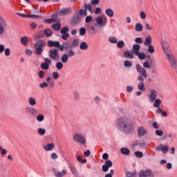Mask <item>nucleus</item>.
Returning a JSON list of instances; mask_svg holds the SVG:
<instances>
[{
    "label": "nucleus",
    "instance_id": "obj_1",
    "mask_svg": "<svg viewBox=\"0 0 177 177\" xmlns=\"http://www.w3.org/2000/svg\"><path fill=\"white\" fill-rule=\"evenodd\" d=\"M116 127L119 131H122V132H124V133H127L128 135L133 133L135 131L133 122L127 117L119 118L117 121Z\"/></svg>",
    "mask_w": 177,
    "mask_h": 177
},
{
    "label": "nucleus",
    "instance_id": "obj_2",
    "mask_svg": "<svg viewBox=\"0 0 177 177\" xmlns=\"http://www.w3.org/2000/svg\"><path fill=\"white\" fill-rule=\"evenodd\" d=\"M136 69L137 73L140 74V75L138 77V81L143 82L145 81V78L147 77V71H146L145 68H143V66L139 64L136 65Z\"/></svg>",
    "mask_w": 177,
    "mask_h": 177
},
{
    "label": "nucleus",
    "instance_id": "obj_3",
    "mask_svg": "<svg viewBox=\"0 0 177 177\" xmlns=\"http://www.w3.org/2000/svg\"><path fill=\"white\" fill-rule=\"evenodd\" d=\"M140 45L138 44H135L133 46L132 52L136 55L138 56L140 60H143L146 58V54L145 53H140Z\"/></svg>",
    "mask_w": 177,
    "mask_h": 177
},
{
    "label": "nucleus",
    "instance_id": "obj_4",
    "mask_svg": "<svg viewBox=\"0 0 177 177\" xmlns=\"http://www.w3.org/2000/svg\"><path fill=\"white\" fill-rule=\"evenodd\" d=\"M165 55L169 60V64L171 68H176L177 67V60L176 57L175 55H172V53L169 52H166Z\"/></svg>",
    "mask_w": 177,
    "mask_h": 177
},
{
    "label": "nucleus",
    "instance_id": "obj_5",
    "mask_svg": "<svg viewBox=\"0 0 177 177\" xmlns=\"http://www.w3.org/2000/svg\"><path fill=\"white\" fill-rule=\"evenodd\" d=\"M48 56L51 60L59 62L60 60V55H59V48H51L48 53Z\"/></svg>",
    "mask_w": 177,
    "mask_h": 177
},
{
    "label": "nucleus",
    "instance_id": "obj_6",
    "mask_svg": "<svg viewBox=\"0 0 177 177\" xmlns=\"http://www.w3.org/2000/svg\"><path fill=\"white\" fill-rule=\"evenodd\" d=\"M73 139L75 142L80 143V145H83V146L86 145V139H85V137H84V136L80 133L73 134Z\"/></svg>",
    "mask_w": 177,
    "mask_h": 177
},
{
    "label": "nucleus",
    "instance_id": "obj_7",
    "mask_svg": "<svg viewBox=\"0 0 177 177\" xmlns=\"http://www.w3.org/2000/svg\"><path fill=\"white\" fill-rule=\"evenodd\" d=\"M6 28H8V21L0 15V35L5 32Z\"/></svg>",
    "mask_w": 177,
    "mask_h": 177
},
{
    "label": "nucleus",
    "instance_id": "obj_8",
    "mask_svg": "<svg viewBox=\"0 0 177 177\" xmlns=\"http://www.w3.org/2000/svg\"><path fill=\"white\" fill-rule=\"evenodd\" d=\"M25 111L28 114L32 115V117H35L38 114V111L32 106H26Z\"/></svg>",
    "mask_w": 177,
    "mask_h": 177
},
{
    "label": "nucleus",
    "instance_id": "obj_9",
    "mask_svg": "<svg viewBox=\"0 0 177 177\" xmlns=\"http://www.w3.org/2000/svg\"><path fill=\"white\" fill-rule=\"evenodd\" d=\"M70 13H71V8H66L59 10V11L56 13V15L66 16V15H70Z\"/></svg>",
    "mask_w": 177,
    "mask_h": 177
},
{
    "label": "nucleus",
    "instance_id": "obj_10",
    "mask_svg": "<svg viewBox=\"0 0 177 177\" xmlns=\"http://www.w3.org/2000/svg\"><path fill=\"white\" fill-rule=\"evenodd\" d=\"M149 100L151 103H153L154 100L157 98V91L156 90H151L150 95L148 96Z\"/></svg>",
    "mask_w": 177,
    "mask_h": 177
},
{
    "label": "nucleus",
    "instance_id": "obj_11",
    "mask_svg": "<svg viewBox=\"0 0 177 177\" xmlns=\"http://www.w3.org/2000/svg\"><path fill=\"white\" fill-rule=\"evenodd\" d=\"M156 150H157V151H162L163 154H167L169 150V148H168V147L160 145V146L156 147Z\"/></svg>",
    "mask_w": 177,
    "mask_h": 177
},
{
    "label": "nucleus",
    "instance_id": "obj_12",
    "mask_svg": "<svg viewBox=\"0 0 177 177\" xmlns=\"http://www.w3.org/2000/svg\"><path fill=\"white\" fill-rule=\"evenodd\" d=\"M147 133V129L144 127H139L138 129V136L139 138H142V136H145Z\"/></svg>",
    "mask_w": 177,
    "mask_h": 177
},
{
    "label": "nucleus",
    "instance_id": "obj_13",
    "mask_svg": "<svg viewBox=\"0 0 177 177\" xmlns=\"http://www.w3.org/2000/svg\"><path fill=\"white\" fill-rule=\"evenodd\" d=\"M151 175V171L150 169H147L145 170H141L139 176L140 177H149Z\"/></svg>",
    "mask_w": 177,
    "mask_h": 177
},
{
    "label": "nucleus",
    "instance_id": "obj_14",
    "mask_svg": "<svg viewBox=\"0 0 177 177\" xmlns=\"http://www.w3.org/2000/svg\"><path fill=\"white\" fill-rule=\"evenodd\" d=\"M132 146L133 147H136V146H138L140 149H145V146H146V143H145V141L136 140L133 142Z\"/></svg>",
    "mask_w": 177,
    "mask_h": 177
},
{
    "label": "nucleus",
    "instance_id": "obj_15",
    "mask_svg": "<svg viewBox=\"0 0 177 177\" xmlns=\"http://www.w3.org/2000/svg\"><path fill=\"white\" fill-rule=\"evenodd\" d=\"M97 24H99L100 27H104L106 24H107V18H105L104 20H103V18L98 17L96 19Z\"/></svg>",
    "mask_w": 177,
    "mask_h": 177
},
{
    "label": "nucleus",
    "instance_id": "obj_16",
    "mask_svg": "<svg viewBox=\"0 0 177 177\" xmlns=\"http://www.w3.org/2000/svg\"><path fill=\"white\" fill-rule=\"evenodd\" d=\"M46 45V41L44 39L37 41L35 44L34 47L40 48V49H44V47Z\"/></svg>",
    "mask_w": 177,
    "mask_h": 177
},
{
    "label": "nucleus",
    "instance_id": "obj_17",
    "mask_svg": "<svg viewBox=\"0 0 177 177\" xmlns=\"http://www.w3.org/2000/svg\"><path fill=\"white\" fill-rule=\"evenodd\" d=\"M160 44L165 55V53L168 52V50L169 49V44H168V42L165 40H162Z\"/></svg>",
    "mask_w": 177,
    "mask_h": 177
},
{
    "label": "nucleus",
    "instance_id": "obj_18",
    "mask_svg": "<svg viewBox=\"0 0 177 177\" xmlns=\"http://www.w3.org/2000/svg\"><path fill=\"white\" fill-rule=\"evenodd\" d=\"M82 20V17L77 15L74 17L72 19V24L76 26V24H80L81 23V21Z\"/></svg>",
    "mask_w": 177,
    "mask_h": 177
},
{
    "label": "nucleus",
    "instance_id": "obj_19",
    "mask_svg": "<svg viewBox=\"0 0 177 177\" xmlns=\"http://www.w3.org/2000/svg\"><path fill=\"white\" fill-rule=\"evenodd\" d=\"M60 42L59 41H54L52 40H50L47 42V46H49L50 48L54 47V48H57L59 46V44Z\"/></svg>",
    "mask_w": 177,
    "mask_h": 177
},
{
    "label": "nucleus",
    "instance_id": "obj_20",
    "mask_svg": "<svg viewBox=\"0 0 177 177\" xmlns=\"http://www.w3.org/2000/svg\"><path fill=\"white\" fill-rule=\"evenodd\" d=\"M44 150L46 151H52L53 149H55V144L50 143V144H47V145L44 147Z\"/></svg>",
    "mask_w": 177,
    "mask_h": 177
},
{
    "label": "nucleus",
    "instance_id": "obj_21",
    "mask_svg": "<svg viewBox=\"0 0 177 177\" xmlns=\"http://www.w3.org/2000/svg\"><path fill=\"white\" fill-rule=\"evenodd\" d=\"M64 46L65 50H68L70 49H73V45L71 44V42L66 41L64 42Z\"/></svg>",
    "mask_w": 177,
    "mask_h": 177
},
{
    "label": "nucleus",
    "instance_id": "obj_22",
    "mask_svg": "<svg viewBox=\"0 0 177 177\" xmlns=\"http://www.w3.org/2000/svg\"><path fill=\"white\" fill-rule=\"evenodd\" d=\"M124 57L127 59H133V51H126L124 53Z\"/></svg>",
    "mask_w": 177,
    "mask_h": 177
},
{
    "label": "nucleus",
    "instance_id": "obj_23",
    "mask_svg": "<svg viewBox=\"0 0 177 177\" xmlns=\"http://www.w3.org/2000/svg\"><path fill=\"white\" fill-rule=\"evenodd\" d=\"M151 36L148 35L147 37L145 38V41H144L145 46H149L151 45Z\"/></svg>",
    "mask_w": 177,
    "mask_h": 177
},
{
    "label": "nucleus",
    "instance_id": "obj_24",
    "mask_svg": "<svg viewBox=\"0 0 177 177\" xmlns=\"http://www.w3.org/2000/svg\"><path fill=\"white\" fill-rule=\"evenodd\" d=\"M105 13L109 17H114V11L111 8L106 9Z\"/></svg>",
    "mask_w": 177,
    "mask_h": 177
},
{
    "label": "nucleus",
    "instance_id": "obj_25",
    "mask_svg": "<svg viewBox=\"0 0 177 177\" xmlns=\"http://www.w3.org/2000/svg\"><path fill=\"white\" fill-rule=\"evenodd\" d=\"M120 152L122 153V154H124V156H129V154H131V151H129V149L128 148H121Z\"/></svg>",
    "mask_w": 177,
    "mask_h": 177
},
{
    "label": "nucleus",
    "instance_id": "obj_26",
    "mask_svg": "<svg viewBox=\"0 0 177 177\" xmlns=\"http://www.w3.org/2000/svg\"><path fill=\"white\" fill-rule=\"evenodd\" d=\"M52 28L55 31H59L62 28V25L59 23H55L52 25Z\"/></svg>",
    "mask_w": 177,
    "mask_h": 177
},
{
    "label": "nucleus",
    "instance_id": "obj_27",
    "mask_svg": "<svg viewBox=\"0 0 177 177\" xmlns=\"http://www.w3.org/2000/svg\"><path fill=\"white\" fill-rule=\"evenodd\" d=\"M35 48V52L37 56H41L42 53H44V48H41L39 47H34Z\"/></svg>",
    "mask_w": 177,
    "mask_h": 177
},
{
    "label": "nucleus",
    "instance_id": "obj_28",
    "mask_svg": "<svg viewBox=\"0 0 177 177\" xmlns=\"http://www.w3.org/2000/svg\"><path fill=\"white\" fill-rule=\"evenodd\" d=\"M138 89L139 91H142V92H145V91H146V88L145 87V83L142 82H140L138 85Z\"/></svg>",
    "mask_w": 177,
    "mask_h": 177
},
{
    "label": "nucleus",
    "instance_id": "obj_29",
    "mask_svg": "<svg viewBox=\"0 0 177 177\" xmlns=\"http://www.w3.org/2000/svg\"><path fill=\"white\" fill-rule=\"evenodd\" d=\"M143 30V26L140 23H138L136 24L135 26V30L137 31L138 32H140Z\"/></svg>",
    "mask_w": 177,
    "mask_h": 177
},
{
    "label": "nucleus",
    "instance_id": "obj_30",
    "mask_svg": "<svg viewBox=\"0 0 177 177\" xmlns=\"http://www.w3.org/2000/svg\"><path fill=\"white\" fill-rule=\"evenodd\" d=\"M44 34L46 35V37L47 38H49V37H52V34H53L52 32V31L50 30V29L49 28H46L44 30Z\"/></svg>",
    "mask_w": 177,
    "mask_h": 177
},
{
    "label": "nucleus",
    "instance_id": "obj_31",
    "mask_svg": "<svg viewBox=\"0 0 177 177\" xmlns=\"http://www.w3.org/2000/svg\"><path fill=\"white\" fill-rule=\"evenodd\" d=\"M80 49L82 50H86V49H88V44L85 41L82 42L80 45Z\"/></svg>",
    "mask_w": 177,
    "mask_h": 177
},
{
    "label": "nucleus",
    "instance_id": "obj_32",
    "mask_svg": "<svg viewBox=\"0 0 177 177\" xmlns=\"http://www.w3.org/2000/svg\"><path fill=\"white\" fill-rule=\"evenodd\" d=\"M21 44L24 46H27L28 44V39L26 37H22L21 38Z\"/></svg>",
    "mask_w": 177,
    "mask_h": 177
},
{
    "label": "nucleus",
    "instance_id": "obj_33",
    "mask_svg": "<svg viewBox=\"0 0 177 177\" xmlns=\"http://www.w3.org/2000/svg\"><path fill=\"white\" fill-rule=\"evenodd\" d=\"M28 103L30 106H35V104H37V101L35 100V98L30 97L28 99Z\"/></svg>",
    "mask_w": 177,
    "mask_h": 177
},
{
    "label": "nucleus",
    "instance_id": "obj_34",
    "mask_svg": "<svg viewBox=\"0 0 177 177\" xmlns=\"http://www.w3.org/2000/svg\"><path fill=\"white\" fill-rule=\"evenodd\" d=\"M61 62L62 63H67V62H68V55L67 54H64L61 57Z\"/></svg>",
    "mask_w": 177,
    "mask_h": 177
},
{
    "label": "nucleus",
    "instance_id": "obj_35",
    "mask_svg": "<svg viewBox=\"0 0 177 177\" xmlns=\"http://www.w3.org/2000/svg\"><path fill=\"white\" fill-rule=\"evenodd\" d=\"M124 66L127 68H131V67H132L133 64H132V62H131V61L126 60L124 62Z\"/></svg>",
    "mask_w": 177,
    "mask_h": 177
},
{
    "label": "nucleus",
    "instance_id": "obj_36",
    "mask_svg": "<svg viewBox=\"0 0 177 177\" xmlns=\"http://www.w3.org/2000/svg\"><path fill=\"white\" fill-rule=\"evenodd\" d=\"M64 175H66V170H62L61 172L58 171L55 174L56 177H63Z\"/></svg>",
    "mask_w": 177,
    "mask_h": 177
},
{
    "label": "nucleus",
    "instance_id": "obj_37",
    "mask_svg": "<svg viewBox=\"0 0 177 177\" xmlns=\"http://www.w3.org/2000/svg\"><path fill=\"white\" fill-rule=\"evenodd\" d=\"M37 132H38L39 135L44 136V135H45V133H46V130L45 129L39 128L37 130Z\"/></svg>",
    "mask_w": 177,
    "mask_h": 177
},
{
    "label": "nucleus",
    "instance_id": "obj_38",
    "mask_svg": "<svg viewBox=\"0 0 177 177\" xmlns=\"http://www.w3.org/2000/svg\"><path fill=\"white\" fill-rule=\"evenodd\" d=\"M126 176L127 177H136V171H132V172L127 171L126 173Z\"/></svg>",
    "mask_w": 177,
    "mask_h": 177
},
{
    "label": "nucleus",
    "instance_id": "obj_39",
    "mask_svg": "<svg viewBox=\"0 0 177 177\" xmlns=\"http://www.w3.org/2000/svg\"><path fill=\"white\" fill-rule=\"evenodd\" d=\"M154 103H153V107H160V104H161V100L160 99H156L154 100Z\"/></svg>",
    "mask_w": 177,
    "mask_h": 177
},
{
    "label": "nucleus",
    "instance_id": "obj_40",
    "mask_svg": "<svg viewBox=\"0 0 177 177\" xmlns=\"http://www.w3.org/2000/svg\"><path fill=\"white\" fill-rule=\"evenodd\" d=\"M28 17L29 19H35L36 20L38 19H41L40 15H31V14L28 15Z\"/></svg>",
    "mask_w": 177,
    "mask_h": 177
},
{
    "label": "nucleus",
    "instance_id": "obj_41",
    "mask_svg": "<svg viewBox=\"0 0 177 177\" xmlns=\"http://www.w3.org/2000/svg\"><path fill=\"white\" fill-rule=\"evenodd\" d=\"M61 34H68V27L65 26L62 28L60 30Z\"/></svg>",
    "mask_w": 177,
    "mask_h": 177
},
{
    "label": "nucleus",
    "instance_id": "obj_42",
    "mask_svg": "<svg viewBox=\"0 0 177 177\" xmlns=\"http://www.w3.org/2000/svg\"><path fill=\"white\" fill-rule=\"evenodd\" d=\"M73 48H71L69 50H68V57H73V56L75 55V53H74V50H72Z\"/></svg>",
    "mask_w": 177,
    "mask_h": 177
},
{
    "label": "nucleus",
    "instance_id": "obj_43",
    "mask_svg": "<svg viewBox=\"0 0 177 177\" xmlns=\"http://www.w3.org/2000/svg\"><path fill=\"white\" fill-rule=\"evenodd\" d=\"M134 156L138 157V158H142V157H143V153L142 151H138L134 153Z\"/></svg>",
    "mask_w": 177,
    "mask_h": 177
},
{
    "label": "nucleus",
    "instance_id": "obj_44",
    "mask_svg": "<svg viewBox=\"0 0 177 177\" xmlns=\"http://www.w3.org/2000/svg\"><path fill=\"white\" fill-rule=\"evenodd\" d=\"M36 120L39 121V122H42V121L45 120V116H44V115H38L36 118Z\"/></svg>",
    "mask_w": 177,
    "mask_h": 177
},
{
    "label": "nucleus",
    "instance_id": "obj_45",
    "mask_svg": "<svg viewBox=\"0 0 177 177\" xmlns=\"http://www.w3.org/2000/svg\"><path fill=\"white\" fill-rule=\"evenodd\" d=\"M71 44L72 48H74V46H78L80 45V41H78V39H75L71 43Z\"/></svg>",
    "mask_w": 177,
    "mask_h": 177
},
{
    "label": "nucleus",
    "instance_id": "obj_46",
    "mask_svg": "<svg viewBox=\"0 0 177 177\" xmlns=\"http://www.w3.org/2000/svg\"><path fill=\"white\" fill-rule=\"evenodd\" d=\"M117 45L119 49H122V48H124V46L125 45V43L124 42V41L121 40L118 42Z\"/></svg>",
    "mask_w": 177,
    "mask_h": 177
},
{
    "label": "nucleus",
    "instance_id": "obj_47",
    "mask_svg": "<svg viewBox=\"0 0 177 177\" xmlns=\"http://www.w3.org/2000/svg\"><path fill=\"white\" fill-rule=\"evenodd\" d=\"M41 68L42 70H49V65L46 64L45 62L41 64Z\"/></svg>",
    "mask_w": 177,
    "mask_h": 177
},
{
    "label": "nucleus",
    "instance_id": "obj_48",
    "mask_svg": "<svg viewBox=\"0 0 177 177\" xmlns=\"http://www.w3.org/2000/svg\"><path fill=\"white\" fill-rule=\"evenodd\" d=\"M70 169L72 172V174H73V175H77L78 171H77V169H75V167L74 166H70Z\"/></svg>",
    "mask_w": 177,
    "mask_h": 177
},
{
    "label": "nucleus",
    "instance_id": "obj_49",
    "mask_svg": "<svg viewBox=\"0 0 177 177\" xmlns=\"http://www.w3.org/2000/svg\"><path fill=\"white\" fill-rule=\"evenodd\" d=\"M109 41L111 42V44H117V38L115 37H110L109 38Z\"/></svg>",
    "mask_w": 177,
    "mask_h": 177
},
{
    "label": "nucleus",
    "instance_id": "obj_50",
    "mask_svg": "<svg viewBox=\"0 0 177 177\" xmlns=\"http://www.w3.org/2000/svg\"><path fill=\"white\" fill-rule=\"evenodd\" d=\"M104 165H106L108 168H111V167H113V162L110 160H108L105 162Z\"/></svg>",
    "mask_w": 177,
    "mask_h": 177
},
{
    "label": "nucleus",
    "instance_id": "obj_51",
    "mask_svg": "<svg viewBox=\"0 0 177 177\" xmlns=\"http://www.w3.org/2000/svg\"><path fill=\"white\" fill-rule=\"evenodd\" d=\"M84 10H88V12H92V6H91V4L84 5Z\"/></svg>",
    "mask_w": 177,
    "mask_h": 177
},
{
    "label": "nucleus",
    "instance_id": "obj_52",
    "mask_svg": "<svg viewBox=\"0 0 177 177\" xmlns=\"http://www.w3.org/2000/svg\"><path fill=\"white\" fill-rule=\"evenodd\" d=\"M56 68L57 70H62V68H63V63H62L61 62H58L56 64Z\"/></svg>",
    "mask_w": 177,
    "mask_h": 177
},
{
    "label": "nucleus",
    "instance_id": "obj_53",
    "mask_svg": "<svg viewBox=\"0 0 177 177\" xmlns=\"http://www.w3.org/2000/svg\"><path fill=\"white\" fill-rule=\"evenodd\" d=\"M79 32L80 35H85V34H86V29H85V28H81Z\"/></svg>",
    "mask_w": 177,
    "mask_h": 177
},
{
    "label": "nucleus",
    "instance_id": "obj_54",
    "mask_svg": "<svg viewBox=\"0 0 177 177\" xmlns=\"http://www.w3.org/2000/svg\"><path fill=\"white\" fill-rule=\"evenodd\" d=\"M61 37L64 39V41H67V39L68 38V37H70V34L62 33Z\"/></svg>",
    "mask_w": 177,
    "mask_h": 177
},
{
    "label": "nucleus",
    "instance_id": "obj_55",
    "mask_svg": "<svg viewBox=\"0 0 177 177\" xmlns=\"http://www.w3.org/2000/svg\"><path fill=\"white\" fill-rule=\"evenodd\" d=\"M148 46V52L149 53H154V46L151 44Z\"/></svg>",
    "mask_w": 177,
    "mask_h": 177
},
{
    "label": "nucleus",
    "instance_id": "obj_56",
    "mask_svg": "<svg viewBox=\"0 0 177 177\" xmlns=\"http://www.w3.org/2000/svg\"><path fill=\"white\" fill-rule=\"evenodd\" d=\"M155 133L157 136H162L164 131H162V130H156Z\"/></svg>",
    "mask_w": 177,
    "mask_h": 177
},
{
    "label": "nucleus",
    "instance_id": "obj_57",
    "mask_svg": "<svg viewBox=\"0 0 177 177\" xmlns=\"http://www.w3.org/2000/svg\"><path fill=\"white\" fill-rule=\"evenodd\" d=\"M135 42L139 45V44H143V39L142 37H136L135 39Z\"/></svg>",
    "mask_w": 177,
    "mask_h": 177
},
{
    "label": "nucleus",
    "instance_id": "obj_58",
    "mask_svg": "<svg viewBox=\"0 0 177 177\" xmlns=\"http://www.w3.org/2000/svg\"><path fill=\"white\" fill-rule=\"evenodd\" d=\"M48 83L46 82H44L43 83L39 84V86L41 89H44V88H48Z\"/></svg>",
    "mask_w": 177,
    "mask_h": 177
},
{
    "label": "nucleus",
    "instance_id": "obj_59",
    "mask_svg": "<svg viewBox=\"0 0 177 177\" xmlns=\"http://www.w3.org/2000/svg\"><path fill=\"white\" fill-rule=\"evenodd\" d=\"M59 73H57V72L53 73V78L54 80H59Z\"/></svg>",
    "mask_w": 177,
    "mask_h": 177
},
{
    "label": "nucleus",
    "instance_id": "obj_60",
    "mask_svg": "<svg viewBox=\"0 0 177 177\" xmlns=\"http://www.w3.org/2000/svg\"><path fill=\"white\" fill-rule=\"evenodd\" d=\"M39 78H41V80L44 79V77H45V72H44V71H39Z\"/></svg>",
    "mask_w": 177,
    "mask_h": 177
},
{
    "label": "nucleus",
    "instance_id": "obj_61",
    "mask_svg": "<svg viewBox=\"0 0 177 177\" xmlns=\"http://www.w3.org/2000/svg\"><path fill=\"white\" fill-rule=\"evenodd\" d=\"M4 53L6 56H10V48H7L6 49H4Z\"/></svg>",
    "mask_w": 177,
    "mask_h": 177
},
{
    "label": "nucleus",
    "instance_id": "obj_62",
    "mask_svg": "<svg viewBox=\"0 0 177 177\" xmlns=\"http://www.w3.org/2000/svg\"><path fill=\"white\" fill-rule=\"evenodd\" d=\"M73 95L75 100H80V94L77 91H74Z\"/></svg>",
    "mask_w": 177,
    "mask_h": 177
},
{
    "label": "nucleus",
    "instance_id": "obj_63",
    "mask_svg": "<svg viewBox=\"0 0 177 177\" xmlns=\"http://www.w3.org/2000/svg\"><path fill=\"white\" fill-rule=\"evenodd\" d=\"M92 19H93L92 16H87L85 19L86 23H91V21H92Z\"/></svg>",
    "mask_w": 177,
    "mask_h": 177
},
{
    "label": "nucleus",
    "instance_id": "obj_64",
    "mask_svg": "<svg viewBox=\"0 0 177 177\" xmlns=\"http://www.w3.org/2000/svg\"><path fill=\"white\" fill-rule=\"evenodd\" d=\"M143 67L144 68H150L151 66H150V64H149L147 62H145L143 63Z\"/></svg>",
    "mask_w": 177,
    "mask_h": 177
}]
</instances>
